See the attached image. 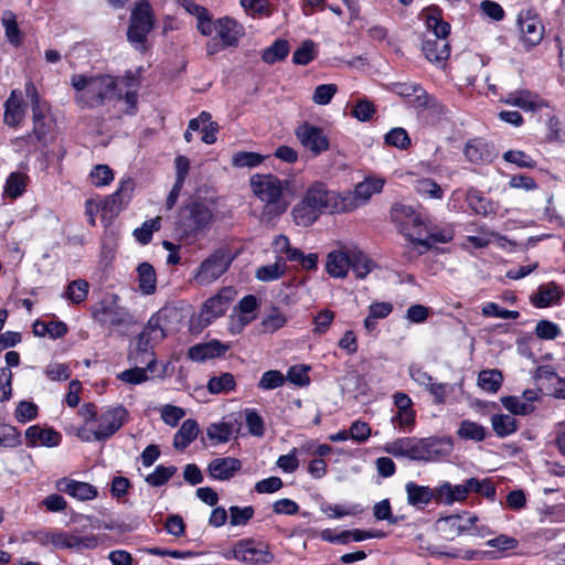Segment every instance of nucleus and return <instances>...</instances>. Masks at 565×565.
Returning <instances> with one entry per match:
<instances>
[{"mask_svg":"<svg viewBox=\"0 0 565 565\" xmlns=\"http://www.w3.org/2000/svg\"><path fill=\"white\" fill-rule=\"evenodd\" d=\"M341 194L330 191L322 182H315L292 207L291 215L298 226L312 225L323 213H344Z\"/></svg>","mask_w":565,"mask_h":565,"instance_id":"f257e3e1","label":"nucleus"},{"mask_svg":"<svg viewBox=\"0 0 565 565\" xmlns=\"http://www.w3.org/2000/svg\"><path fill=\"white\" fill-rule=\"evenodd\" d=\"M71 86L75 90L74 100L81 108H96L120 96L116 78L109 75L74 74Z\"/></svg>","mask_w":565,"mask_h":565,"instance_id":"f03ea898","label":"nucleus"},{"mask_svg":"<svg viewBox=\"0 0 565 565\" xmlns=\"http://www.w3.org/2000/svg\"><path fill=\"white\" fill-rule=\"evenodd\" d=\"M422 18L427 26L422 51L428 61L443 63L450 55V47L447 40L450 33V24L443 20L441 10L436 6L424 9Z\"/></svg>","mask_w":565,"mask_h":565,"instance_id":"7ed1b4c3","label":"nucleus"},{"mask_svg":"<svg viewBox=\"0 0 565 565\" xmlns=\"http://www.w3.org/2000/svg\"><path fill=\"white\" fill-rule=\"evenodd\" d=\"M288 181L280 180L271 173L254 174L249 179V185L254 195L265 204V214L270 216L282 215L289 201L285 195Z\"/></svg>","mask_w":565,"mask_h":565,"instance_id":"20e7f679","label":"nucleus"},{"mask_svg":"<svg viewBox=\"0 0 565 565\" xmlns=\"http://www.w3.org/2000/svg\"><path fill=\"white\" fill-rule=\"evenodd\" d=\"M166 317L161 313L152 315L142 332L137 337L135 348L129 353V360L135 364H147L151 372H154L157 360L153 347L166 338Z\"/></svg>","mask_w":565,"mask_h":565,"instance_id":"39448f33","label":"nucleus"},{"mask_svg":"<svg viewBox=\"0 0 565 565\" xmlns=\"http://www.w3.org/2000/svg\"><path fill=\"white\" fill-rule=\"evenodd\" d=\"M213 222V212L202 202H192L179 212L175 231L183 239L194 241Z\"/></svg>","mask_w":565,"mask_h":565,"instance_id":"423d86ee","label":"nucleus"},{"mask_svg":"<svg viewBox=\"0 0 565 565\" xmlns=\"http://www.w3.org/2000/svg\"><path fill=\"white\" fill-rule=\"evenodd\" d=\"M234 259L235 254L228 247L216 248L193 270V281L199 286L213 284L227 271Z\"/></svg>","mask_w":565,"mask_h":565,"instance_id":"0eeeda50","label":"nucleus"},{"mask_svg":"<svg viewBox=\"0 0 565 565\" xmlns=\"http://www.w3.org/2000/svg\"><path fill=\"white\" fill-rule=\"evenodd\" d=\"M407 494H495L493 483L488 479L470 478L462 484L452 486L449 482H443L435 490L429 487L418 486L414 482H408L405 487Z\"/></svg>","mask_w":565,"mask_h":565,"instance_id":"6e6552de","label":"nucleus"},{"mask_svg":"<svg viewBox=\"0 0 565 565\" xmlns=\"http://www.w3.org/2000/svg\"><path fill=\"white\" fill-rule=\"evenodd\" d=\"M436 441L415 437L397 438L384 445V451L394 457H405L411 460H430L436 454Z\"/></svg>","mask_w":565,"mask_h":565,"instance_id":"1a4fd4ad","label":"nucleus"},{"mask_svg":"<svg viewBox=\"0 0 565 565\" xmlns=\"http://www.w3.org/2000/svg\"><path fill=\"white\" fill-rule=\"evenodd\" d=\"M153 14L148 1L140 0L136 3L130 14V23L127 32L129 42L143 45L147 35L153 28Z\"/></svg>","mask_w":565,"mask_h":565,"instance_id":"9d476101","label":"nucleus"},{"mask_svg":"<svg viewBox=\"0 0 565 565\" xmlns=\"http://www.w3.org/2000/svg\"><path fill=\"white\" fill-rule=\"evenodd\" d=\"M384 183L382 178L367 177L355 185L353 192L341 194L344 213L366 204L373 194L382 191Z\"/></svg>","mask_w":565,"mask_h":565,"instance_id":"9b49d317","label":"nucleus"},{"mask_svg":"<svg viewBox=\"0 0 565 565\" xmlns=\"http://www.w3.org/2000/svg\"><path fill=\"white\" fill-rule=\"evenodd\" d=\"M236 295L233 287H223L216 295L205 300L199 315L202 326L206 327L214 319L222 317Z\"/></svg>","mask_w":565,"mask_h":565,"instance_id":"f8f14e48","label":"nucleus"},{"mask_svg":"<svg viewBox=\"0 0 565 565\" xmlns=\"http://www.w3.org/2000/svg\"><path fill=\"white\" fill-rule=\"evenodd\" d=\"M295 135L302 147L313 156H319L329 149V139L320 127L303 122L296 128Z\"/></svg>","mask_w":565,"mask_h":565,"instance_id":"ddd939ff","label":"nucleus"},{"mask_svg":"<svg viewBox=\"0 0 565 565\" xmlns=\"http://www.w3.org/2000/svg\"><path fill=\"white\" fill-rule=\"evenodd\" d=\"M522 43L531 49L541 43L544 36V25L539 17L531 10L522 11L518 18Z\"/></svg>","mask_w":565,"mask_h":565,"instance_id":"4468645a","label":"nucleus"},{"mask_svg":"<svg viewBox=\"0 0 565 565\" xmlns=\"http://www.w3.org/2000/svg\"><path fill=\"white\" fill-rule=\"evenodd\" d=\"M127 411L122 406L109 407L97 417L98 425L93 430L96 440L114 435L125 423Z\"/></svg>","mask_w":565,"mask_h":565,"instance_id":"2eb2a0df","label":"nucleus"},{"mask_svg":"<svg viewBox=\"0 0 565 565\" xmlns=\"http://www.w3.org/2000/svg\"><path fill=\"white\" fill-rule=\"evenodd\" d=\"M393 402L396 407V413L392 416L391 423L401 431H412L416 418L412 398L405 393L396 392L393 395Z\"/></svg>","mask_w":565,"mask_h":565,"instance_id":"dca6fc26","label":"nucleus"},{"mask_svg":"<svg viewBox=\"0 0 565 565\" xmlns=\"http://www.w3.org/2000/svg\"><path fill=\"white\" fill-rule=\"evenodd\" d=\"M134 191V181L130 178L120 181L116 192L107 196L102 203L104 215L113 217L128 203Z\"/></svg>","mask_w":565,"mask_h":565,"instance_id":"f3484780","label":"nucleus"},{"mask_svg":"<svg viewBox=\"0 0 565 565\" xmlns=\"http://www.w3.org/2000/svg\"><path fill=\"white\" fill-rule=\"evenodd\" d=\"M502 103L521 108L524 111H536L547 104L534 92L527 89H518L508 93Z\"/></svg>","mask_w":565,"mask_h":565,"instance_id":"a211bd4d","label":"nucleus"},{"mask_svg":"<svg viewBox=\"0 0 565 565\" xmlns=\"http://www.w3.org/2000/svg\"><path fill=\"white\" fill-rule=\"evenodd\" d=\"M26 106L22 92L13 89L4 103L3 121L7 126L17 128L25 117Z\"/></svg>","mask_w":565,"mask_h":565,"instance_id":"6ab92c4d","label":"nucleus"},{"mask_svg":"<svg viewBox=\"0 0 565 565\" xmlns=\"http://www.w3.org/2000/svg\"><path fill=\"white\" fill-rule=\"evenodd\" d=\"M392 217L398 222L404 230L413 228L414 234L422 235L427 226L419 213L409 205H396L392 211Z\"/></svg>","mask_w":565,"mask_h":565,"instance_id":"aec40b11","label":"nucleus"},{"mask_svg":"<svg viewBox=\"0 0 565 565\" xmlns=\"http://www.w3.org/2000/svg\"><path fill=\"white\" fill-rule=\"evenodd\" d=\"M25 439L29 447H55L61 443L62 437L53 428L33 425L25 430Z\"/></svg>","mask_w":565,"mask_h":565,"instance_id":"412c9836","label":"nucleus"},{"mask_svg":"<svg viewBox=\"0 0 565 565\" xmlns=\"http://www.w3.org/2000/svg\"><path fill=\"white\" fill-rule=\"evenodd\" d=\"M117 296H113V301L103 303L102 308L94 312L95 319L103 324L121 326L128 321V312L125 308L116 305Z\"/></svg>","mask_w":565,"mask_h":565,"instance_id":"4be33fe9","label":"nucleus"},{"mask_svg":"<svg viewBox=\"0 0 565 565\" xmlns=\"http://www.w3.org/2000/svg\"><path fill=\"white\" fill-rule=\"evenodd\" d=\"M215 32L222 41L223 47L236 45L243 35V26L231 18H221L215 21Z\"/></svg>","mask_w":565,"mask_h":565,"instance_id":"5701e85b","label":"nucleus"},{"mask_svg":"<svg viewBox=\"0 0 565 565\" xmlns=\"http://www.w3.org/2000/svg\"><path fill=\"white\" fill-rule=\"evenodd\" d=\"M351 260V248L332 250L327 256L326 269L334 278L348 275Z\"/></svg>","mask_w":565,"mask_h":565,"instance_id":"b1692460","label":"nucleus"},{"mask_svg":"<svg viewBox=\"0 0 565 565\" xmlns=\"http://www.w3.org/2000/svg\"><path fill=\"white\" fill-rule=\"evenodd\" d=\"M241 468V461L233 457L215 458L207 466L211 478L215 480H228L239 471Z\"/></svg>","mask_w":565,"mask_h":565,"instance_id":"393cba45","label":"nucleus"},{"mask_svg":"<svg viewBox=\"0 0 565 565\" xmlns=\"http://www.w3.org/2000/svg\"><path fill=\"white\" fill-rule=\"evenodd\" d=\"M228 349L230 347L227 344H223L218 340H212L191 347L188 354L192 361L202 362L207 359L218 358Z\"/></svg>","mask_w":565,"mask_h":565,"instance_id":"a878e982","label":"nucleus"},{"mask_svg":"<svg viewBox=\"0 0 565 565\" xmlns=\"http://www.w3.org/2000/svg\"><path fill=\"white\" fill-rule=\"evenodd\" d=\"M465 156L472 163H481L491 161L493 154L487 141L476 138L467 142Z\"/></svg>","mask_w":565,"mask_h":565,"instance_id":"bb28decb","label":"nucleus"},{"mask_svg":"<svg viewBox=\"0 0 565 565\" xmlns=\"http://www.w3.org/2000/svg\"><path fill=\"white\" fill-rule=\"evenodd\" d=\"M55 489L57 492L64 494H98L94 486L71 478L58 479L55 482Z\"/></svg>","mask_w":565,"mask_h":565,"instance_id":"cd10ccee","label":"nucleus"},{"mask_svg":"<svg viewBox=\"0 0 565 565\" xmlns=\"http://www.w3.org/2000/svg\"><path fill=\"white\" fill-rule=\"evenodd\" d=\"M199 425L194 419H186L173 437V446L177 449H185L198 436Z\"/></svg>","mask_w":565,"mask_h":565,"instance_id":"c85d7f7f","label":"nucleus"},{"mask_svg":"<svg viewBox=\"0 0 565 565\" xmlns=\"http://www.w3.org/2000/svg\"><path fill=\"white\" fill-rule=\"evenodd\" d=\"M139 289L143 295H152L157 289V275L153 266L141 263L137 267Z\"/></svg>","mask_w":565,"mask_h":565,"instance_id":"c756f323","label":"nucleus"},{"mask_svg":"<svg viewBox=\"0 0 565 565\" xmlns=\"http://www.w3.org/2000/svg\"><path fill=\"white\" fill-rule=\"evenodd\" d=\"M373 262L359 248H351L350 268L360 279L365 278L373 269Z\"/></svg>","mask_w":565,"mask_h":565,"instance_id":"7c9ffc66","label":"nucleus"},{"mask_svg":"<svg viewBox=\"0 0 565 565\" xmlns=\"http://www.w3.org/2000/svg\"><path fill=\"white\" fill-rule=\"evenodd\" d=\"M288 318L278 308L271 310L263 318L260 331L263 333H274L286 326Z\"/></svg>","mask_w":565,"mask_h":565,"instance_id":"2f4dec72","label":"nucleus"},{"mask_svg":"<svg viewBox=\"0 0 565 565\" xmlns=\"http://www.w3.org/2000/svg\"><path fill=\"white\" fill-rule=\"evenodd\" d=\"M559 299L558 287L554 282L541 286L532 298L533 305L537 308H545Z\"/></svg>","mask_w":565,"mask_h":565,"instance_id":"473e14b6","label":"nucleus"},{"mask_svg":"<svg viewBox=\"0 0 565 565\" xmlns=\"http://www.w3.org/2000/svg\"><path fill=\"white\" fill-rule=\"evenodd\" d=\"M89 284L84 279L71 281L64 292V297L74 305L82 303L88 296Z\"/></svg>","mask_w":565,"mask_h":565,"instance_id":"72a5a7b5","label":"nucleus"},{"mask_svg":"<svg viewBox=\"0 0 565 565\" xmlns=\"http://www.w3.org/2000/svg\"><path fill=\"white\" fill-rule=\"evenodd\" d=\"M28 177L21 172H12L3 186L4 194L11 199L21 196L26 188Z\"/></svg>","mask_w":565,"mask_h":565,"instance_id":"f704fd0d","label":"nucleus"},{"mask_svg":"<svg viewBox=\"0 0 565 565\" xmlns=\"http://www.w3.org/2000/svg\"><path fill=\"white\" fill-rule=\"evenodd\" d=\"M285 270V259L278 256L274 264L259 267L256 270V278L260 281H273L280 278Z\"/></svg>","mask_w":565,"mask_h":565,"instance_id":"c9c22d12","label":"nucleus"},{"mask_svg":"<svg viewBox=\"0 0 565 565\" xmlns=\"http://www.w3.org/2000/svg\"><path fill=\"white\" fill-rule=\"evenodd\" d=\"M502 380L499 370H483L478 375V385L488 393H497L501 387Z\"/></svg>","mask_w":565,"mask_h":565,"instance_id":"e433bc0d","label":"nucleus"},{"mask_svg":"<svg viewBox=\"0 0 565 565\" xmlns=\"http://www.w3.org/2000/svg\"><path fill=\"white\" fill-rule=\"evenodd\" d=\"M392 90L403 97L416 96L419 105H427L428 103V95L418 84L394 83L392 84Z\"/></svg>","mask_w":565,"mask_h":565,"instance_id":"4c0bfd02","label":"nucleus"},{"mask_svg":"<svg viewBox=\"0 0 565 565\" xmlns=\"http://www.w3.org/2000/svg\"><path fill=\"white\" fill-rule=\"evenodd\" d=\"M289 53V44L286 40L278 39L264 50L262 58L267 64H275L284 60Z\"/></svg>","mask_w":565,"mask_h":565,"instance_id":"58836bf2","label":"nucleus"},{"mask_svg":"<svg viewBox=\"0 0 565 565\" xmlns=\"http://www.w3.org/2000/svg\"><path fill=\"white\" fill-rule=\"evenodd\" d=\"M491 425L499 437H507L516 430V420L512 415L499 414L491 417Z\"/></svg>","mask_w":565,"mask_h":565,"instance_id":"ea45409f","label":"nucleus"},{"mask_svg":"<svg viewBox=\"0 0 565 565\" xmlns=\"http://www.w3.org/2000/svg\"><path fill=\"white\" fill-rule=\"evenodd\" d=\"M458 436L461 439L481 441L486 438V428L472 420H462L459 425Z\"/></svg>","mask_w":565,"mask_h":565,"instance_id":"a19ab883","label":"nucleus"},{"mask_svg":"<svg viewBox=\"0 0 565 565\" xmlns=\"http://www.w3.org/2000/svg\"><path fill=\"white\" fill-rule=\"evenodd\" d=\"M414 189L417 194L428 199H441L444 191L441 186L429 178H422L415 181Z\"/></svg>","mask_w":565,"mask_h":565,"instance_id":"79ce46f5","label":"nucleus"},{"mask_svg":"<svg viewBox=\"0 0 565 565\" xmlns=\"http://www.w3.org/2000/svg\"><path fill=\"white\" fill-rule=\"evenodd\" d=\"M501 403L507 411L513 415H529L534 412L535 406L529 402H524L521 396H504L501 397Z\"/></svg>","mask_w":565,"mask_h":565,"instance_id":"37998d69","label":"nucleus"},{"mask_svg":"<svg viewBox=\"0 0 565 565\" xmlns=\"http://www.w3.org/2000/svg\"><path fill=\"white\" fill-rule=\"evenodd\" d=\"M233 427L227 423H214L206 428V436L215 444H223L230 440Z\"/></svg>","mask_w":565,"mask_h":565,"instance_id":"c03bdc74","label":"nucleus"},{"mask_svg":"<svg viewBox=\"0 0 565 565\" xmlns=\"http://www.w3.org/2000/svg\"><path fill=\"white\" fill-rule=\"evenodd\" d=\"M467 203L469 207L479 215H488L492 212V206L479 191L470 189L467 193Z\"/></svg>","mask_w":565,"mask_h":565,"instance_id":"a18cd8bd","label":"nucleus"},{"mask_svg":"<svg viewBox=\"0 0 565 565\" xmlns=\"http://www.w3.org/2000/svg\"><path fill=\"white\" fill-rule=\"evenodd\" d=\"M49 111L47 106L42 108H36L32 110V119H33V135L38 141L43 142L49 132V127L45 124V115Z\"/></svg>","mask_w":565,"mask_h":565,"instance_id":"49530a36","label":"nucleus"},{"mask_svg":"<svg viewBox=\"0 0 565 565\" xmlns=\"http://www.w3.org/2000/svg\"><path fill=\"white\" fill-rule=\"evenodd\" d=\"M265 157L252 151H239L233 154L232 164L236 168H255L263 163Z\"/></svg>","mask_w":565,"mask_h":565,"instance_id":"de8ad7c7","label":"nucleus"},{"mask_svg":"<svg viewBox=\"0 0 565 565\" xmlns=\"http://www.w3.org/2000/svg\"><path fill=\"white\" fill-rule=\"evenodd\" d=\"M235 386L233 374L223 373L220 376H213L207 383V388L212 394L227 393Z\"/></svg>","mask_w":565,"mask_h":565,"instance_id":"09e8293b","label":"nucleus"},{"mask_svg":"<svg viewBox=\"0 0 565 565\" xmlns=\"http://www.w3.org/2000/svg\"><path fill=\"white\" fill-rule=\"evenodd\" d=\"M273 249L276 254L285 255L286 259L291 262L300 255V249L292 247L286 235H278L273 242Z\"/></svg>","mask_w":565,"mask_h":565,"instance_id":"8fccbe9b","label":"nucleus"},{"mask_svg":"<svg viewBox=\"0 0 565 565\" xmlns=\"http://www.w3.org/2000/svg\"><path fill=\"white\" fill-rule=\"evenodd\" d=\"M317 55L316 44L311 40H306L294 52L292 62L298 65L309 64Z\"/></svg>","mask_w":565,"mask_h":565,"instance_id":"3c124183","label":"nucleus"},{"mask_svg":"<svg viewBox=\"0 0 565 565\" xmlns=\"http://www.w3.org/2000/svg\"><path fill=\"white\" fill-rule=\"evenodd\" d=\"M161 218L159 216L146 221L140 227L134 231L136 239L146 245L151 241L152 234L160 228Z\"/></svg>","mask_w":565,"mask_h":565,"instance_id":"603ef678","label":"nucleus"},{"mask_svg":"<svg viewBox=\"0 0 565 565\" xmlns=\"http://www.w3.org/2000/svg\"><path fill=\"white\" fill-rule=\"evenodd\" d=\"M177 471V468L173 466H158L153 470V472L149 473L146 477V482L153 487H159L164 484Z\"/></svg>","mask_w":565,"mask_h":565,"instance_id":"864d4df0","label":"nucleus"},{"mask_svg":"<svg viewBox=\"0 0 565 565\" xmlns=\"http://www.w3.org/2000/svg\"><path fill=\"white\" fill-rule=\"evenodd\" d=\"M145 365H146L145 367L135 366L132 369L126 370L118 375V379L121 380L122 382H126V383H129L132 385L141 384V383L148 381V379H149L148 372L152 373L148 369V365L147 364H145Z\"/></svg>","mask_w":565,"mask_h":565,"instance_id":"5fc2aeb1","label":"nucleus"},{"mask_svg":"<svg viewBox=\"0 0 565 565\" xmlns=\"http://www.w3.org/2000/svg\"><path fill=\"white\" fill-rule=\"evenodd\" d=\"M95 186L108 185L114 180V172L107 164H97L89 173Z\"/></svg>","mask_w":565,"mask_h":565,"instance_id":"6e6d98bb","label":"nucleus"},{"mask_svg":"<svg viewBox=\"0 0 565 565\" xmlns=\"http://www.w3.org/2000/svg\"><path fill=\"white\" fill-rule=\"evenodd\" d=\"M385 142L399 149H407L411 145V138L404 128L396 127L385 135Z\"/></svg>","mask_w":565,"mask_h":565,"instance_id":"4d7b16f0","label":"nucleus"},{"mask_svg":"<svg viewBox=\"0 0 565 565\" xmlns=\"http://www.w3.org/2000/svg\"><path fill=\"white\" fill-rule=\"evenodd\" d=\"M481 312L484 317H494L500 319H516L520 316L519 311L501 308L495 302H486L481 308Z\"/></svg>","mask_w":565,"mask_h":565,"instance_id":"13d9d810","label":"nucleus"},{"mask_svg":"<svg viewBox=\"0 0 565 565\" xmlns=\"http://www.w3.org/2000/svg\"><path fill=\"white\" fill-rule=\"evenodd\" d=\"M21 444L20 431L10 425H0V447H17Z\"/></svg>","mask_w":565,"mask_h":565,"instance_id":"bf43d9fd","label":"nucleus"},{"mask_svg":"<svg viewBox=\"0 0 565 565\" xmlns=\"http://www.w3.org/2000/svg\"><path fill=\"white\" fill-rule=\"evenodd\" d=\"M308 372H309V367L306 365L290 366L287 371V375L285 376V381L287 380L290 383L298 385V386L308 385L310 382Z\"/></svg>","mask_w":565,"mask_h":565,"instance_id":"052dcab7","label":"nucleus"},{"mask_svg":"<svg viewBox=\"0 0 565 565\" xmlns=\"http://www.w3.org/2000/svg\"><path fill=\"white\" fill-rule=\"evenodd\" d=\"M284 383L285 375L280 371L270 370L262 375L258 386L262 390L268 391L280 387Z\"/></svg>","mask_w":565,"mask_h":565,"instance_id":"680f3d73","label":"nucleus"},{"mask_svg":"<svg viewBox=\"0 0 565 565\" xmlns=\"http://www.w3.org/2000/svg\"><path fill=\"white\" fill-rule=\"evenodd\" d=\"M2 25L6 30V35L11 43H18L20 40V32L17 23V17L11 11H6L2 15Z\"/></svg>","mask_w":565,"mask_h":565,"instance_id":"e2e57ef3","label":"nucleus"},{"mask_svg":"<svg viewBox=\"0 0 565 565\" xmlns=\"http://www.w3.org/2000/svg\"><path fill=\"white\" fill-rule=\"evenodd\" d=\"M38 416V406L28 401H21L15 408V418L19 423H28Z\"/></svg>","mask_w":565,"mask_h":565,"instance_id":"0e129e2a","label":"nucleus"},{"mask_svg":"<svg viewBox=\"0 0 565 565\" xmlns=\"http://www.w3.org/2000/svg\"><path fill=\"white\" fill-rule=\"evenodd\" d=\"M338 87L335 84H321L315 89L312 100L317 105H328L335 95Z\"/></svg>","mask_w":565,"mask_h":565,"instance_id":"69168bd1","label":"nucleus"},{"mask_svg":"<svg viewBox=\"0 0 565 565\" xmlns=\"http://www.w3.org/2000/svg\"><path fill=\"white\" fill-rule=\"evenodd\" d=\"M245 422L248 427V430L254 436H263L264 435V420L262 416L255 411L247 408L244 412Z\"/></svg>","mask_w":565,"mask_h":565,"instance_id":"338daca9","label":"nucleus"},{"mask_svg":"<svg viewBox=\"0 0 565 565\" xmlns=\"http://www.w3.org/2000/svg\"><path fill=\"white\" fill-rule=\"evenodd\" d=\"M162 420L169 426H177L181 418L185 416V412L183 408L173 406V405H164L161 411Z\"/></svg>","mask_w":565,"mask_h":565,"instance_id":"774afa93","label":"nucleus"}]
</instances>
